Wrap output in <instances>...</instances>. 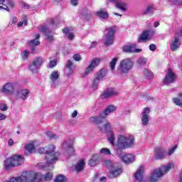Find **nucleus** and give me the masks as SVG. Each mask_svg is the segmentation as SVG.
<instances>
[{
	"instance_id": "1",
	"label": "nucleus",
	"mask_w": 182,
	"mask_h": 182,
	"mask_svg": "<svg viewBox=\"0 0 182 182\" xmlns=\"http://www.w3.org/2000/svg\"><path fill=\"white\" fill-rule=\"evenodd\" d=\"M55 146L50 145L47 147H42L38 149L39 154H46V161L45 163H40L38 164L39 168L43 170H53V164L58 161V157H59V152L55 151Z\"/></svg>"
},
{
	"instance_id": "2",
	"label": "nucleus",
	"mask_w": 182,
	"mask_h": 182,
	"mask_svg": "<svg viewBox=\"0 0 182 182\" xmlns=\"http://www.w3.org/2000/svg\"><path fill=\"white\" fill-rule=\"evenodd\" d=\"M136 146L134 136L126 134H120L117 137V142L115 144L117 154L122 156V151L126 149H132Z\"/></svg>"
},
{
	"instance_id": "3",
	"label": "nucleus",
	"mask_w": 182,
	"mask_h": 182,
	"mask_svg": "<svg viewBox=\"0 0 182 182\" xmlns=\"http://www.w3.org/2000/svg\"><path fill=\"white\" fill-rule=\"evenodd\" d=\"M18 182H41L42 181V174L35 171H27L22 173L21 176H17Z\"/></svg>"
},
{
	"instance_id": "4",
	"label": "nucleus",
	"mask_w": 182,
	"mask_h": 182,
	"mask_svg": "<svg viewBox=\"0 0 182 182\" xmlns=\"http://www.w3.org/2000/svg\"><path fill=\"white\" fill-rule=\"evenodd\" d=\"M117 107L113 105H108L104 111H102L99 117H91L90 118V122L95 123V124L100 125L102 122H106V119L110 113L116 112Z\"/></svg>"
},
{
	"instance_id": "5",
	"label": "nucleus",
	"mask_w": 182,
	"mask_h": 182,
	"mask_svg": "<svg viewBox=\"0 0 182 182\" xmlns=\"http://www.w3.org/2000/svg\"><path fill=\"white\" fill-rule=\"evenodd\" d=\"M171 168H174V164L171 163L168 164L164 166L159 168V169H156L151 174L149 178V182H157L159 181V178L163 177L164 174H167Z\"/></svg>"
},
{
	"instance_id": "6",
	"label": "nucleus",
	"mask_w": 182,
	"mask_h": 182,
	"mask_svg": "<svg viewBox=\"0 0 182 182\" xmlns=\"http://www.w3.org/2000/svg\"><path fill=\"white\" fill-rule=\"evenodd\" d=\"M134 65V62H133L131 58L123 59L120 61L119 65L117 68V75H120L121 76L127 75V73L133 69Z\"/></svg>"
},
{
	"instance_id": "7",
	"label": "nucleus",
	"mask_w": 182,
	"mask_h": 182,
	"mask_svg": "<svg viewBox=\"0 0 182 182\" xmlns=\"http://www.w3.org/2000/svg\"><path fill=\"white\" fill-rule=\"evenodd\" d=\"M24 161L25 159H23L22 155H14L4 161V166L6 167V170H9L11 167H15L16 166L23 164Z\"/></svg>"
},
{
	"instance_id": "8",
	"label": "nucleus",
	"mask_w": 182,
	"mask_h": 182,
	"mask_svg": "<svg viewBox=\"0 0 182 182\" xmlns=\"http://www.w3.org/2000/svg\"><path fill=\"white\" fill-rule=\"evenodd\" d=\"M116 33V28L110 27L105 30L103 39L105 41L104 43L106 46H109V45H113L114 42V35Z\"/></svg>"
},
{
	"instance_id": "9",
	"label": "nucleus",
	"mask_w": 182,
	"mask_h": 182,
	"mask_svg": "<svg viewBox=\"0 0 182 182\" xmlns=\"http://www.w3.org/2000/svg\"><path fill=\"white\" fill-rule=\"evenodd\" d=\"M43 65V58L38 57L35 58L28 65V70L32 73H36L38 72V69L41 68Z\"/></svg>"
},
{
	"instance_id": "10",
	"label": "nucleus",
	"mask_w": 182,
	"mask_h": 182,
	"mask_svg": "<svg viewBox=\"0 0 182 182\" xmlns=\"http://www.w3.org/2000/svg\"><path fill=\"white\" fill-rule=\"evenodd\" d=\"M100 58H94L92 59L91 63L87 66L84 73V76H87L89 73H92L95 70V68H97L100 64Z\"/></svg>"
},
{
	"instance_id": "11",
	"label": "nucleus",
	"mask_w": 182,
	"mask_h": 182,
	"mask_svg": "<svg viewBox=\"0 0 182 182\" xmlns=\"http://www.w3.org/2000/svg\"><path fill=\"white\" fill-rule=\"evenodd\" d=\"M119 91L114 88H108L101 95L102 99H109V97H113V96H117Z\"/></svg>"
},
{
	"instance_id": "12",
	"label": "nucleus",
	"mask_w": 182,
	"mask_h": 182,
	"mask_svg": "<svg viewBox=\"0 0 182 182\" xmlns=\"http://www.w3.org/2000/svg\"><path fill=\"white\" fill-rule=\"evenodd\" d=\"M153 35H154V31L148 30L142 33L141 36L138 39V42H146V41H150Z\"/></svg>"
},
{
	"instance_id": "13",
	"label": "nucleus",
	"mask_w": 182,
	"mask_h": 182,
	"mask_svg": "<svg viewBox=\"0 0 182 182\" xmlns=\"http://www.w3.org/2000/svg\"><path fill=\"white\" fill-rule=\"evenodd\" d=\"M150 108L146 107L143 112L141 113V122L143 126H147L149 124V122H150Z\"/></svg>"
},
{
	"instance_id": "14",
	"label": "nucleus",
	"mask_w": 182,
	"mask_h": 182,
	"mask_svg": "<svg viewBox=\"0 0 182 182\" xmlns=\"http://www.w3.org/2000/svg\"><path fill=\"white\" fill-rule=\"evenodd\" d=\"M174 82H176V74L169 68L164 78V83L165 85H169V83H174Z\"/></svg>"
},
{
	"instance_id": "15",
	"label": "nucleus",
	"mask_w": 182,
	"mask_h": 182,
	"mask_svg": "<svg viewBox=\"0 0 182 182\" xmlns=\"http://www.w3.org/2000/svg\"><path fill=\"white\" fill-rule=\"evenodd\" d=\"M123 170L117 166H112L110 169L108 177L109 178H114V177H117L122 174Z\"/></svg>"
},
{
	"instance_id": "16",
	"label": "nucleus",
	"mask_w": 182,
	"mask_h": 182,
	"mask_svg": "<svg viewBox=\"0 0 182 182\" xmlns=\"http://www.w3.org/2000/svg\"><path fill=\"white\" fill-rule=\"evenodd\" d=\"M63 149L65 150L64 154L66 156H73L75 153V149H73V146L70 144H68L67 141H64L63 144Z\"/></svg>"
},
{
	"instance_id": "17",
	"label": "nucleus",
	"mask_w": 182,
	"mask_h": 182,
	"mask_svg": "<svg viewBox=\"0 0 182 182\" xmlns=\"http://www.w3.org/2000/svg\"><path fill=\"white\" fill-rule=\"evenodd\" d=\"M14 90L15 87H14V84L11 82L6 83L1 88L2 93H6L7 95H12Z\"/></svg>"
},
{
	"instance_id": "18",
	"label": "nucleus",
	"mask_w": 182,
	"mask_h": 182,
	"mask_svg": "<svg viewBox=\"0 0 182 182\" xmlns=\"http://www.w3.org/2000/svg\"><path fill=\"white\" fill-rule=\"evenodd\" d=\"M16 96L18 99H21V100H26L27 97L29 96V91L26 89H18L16 92Z\"/></svg>"
},
{
	"instance_id": "19",
	"label": "nucleus",
	"mask_w": 182,
	"mask_h": 182,
	"mask_svg": "<svg viewBox=\"0 0 182 182\" xmlns=\"http://www.w3.org/2000/svg\"><path fill=\"white\" fill-rule=\"evenodd\" d=\"M96 16H99L101 19H105V21L109 19V14L105 9H101L95 12Z\"/></svg>"
},
{
	"instance_id": "20",
	"label": "nucleus",
	"mask_w": 182,
	"mask_h": 182,
	"mask_svg": "<svg viewBox=\"0 0 182 182\" xmlns=\"http://www.w3.org/2000/svg\"><path fill=\"white\" fill-rule=\"evenodd\" d=\"M144 174V168L143 166H141L134 174L136 180H137V181L139 182H143Z\"/></svg>"
},
{
	"instance_id": "21",
	"label": "nucleus",
	"mask_w": 182,
	"mask_h": 182,
	"mask_svg": "<svg viewBox=\"0 0 182 182\" xmlns=\"http://www.w3.org/2000/svg\"><path fill=\"white\" fill-rule=\"evenodd\" d=\"M122 160L124 163L130 164V163H133L136 160V158L132 154H127L122 157Z\"/></svg>"
},
{
	"instance_id": "22",
	"label": "nucleus",
	"mask_w": 182,
	"mask_h": 182,
	"mask_svg": "<svg viewBox=\"0 0 182 182\" xmlns=\"http://www.w3.org/2000/svg\"><path fill=\"white\" fill-rule=\"evenodd\" d=\"M40 31L41 32H43V33H45L48 42H52V41H53V36L51 35L52 32L49 31L46 26H43L41 28H40Z\"/></svg>"
},
{
	"instance_id": "23",
	"label": "nucleus",
	"mask_w": 182,
	"mask_h": 182,
	"mask_svg": "<svg viewBox=\"0 0 182 182\" xmlns=\"http://www.w3.org/2000/svg\"><path fill=\"white\" fill-rule=\"evenodd\" d=\"M92 13L87 9H84L81 13V18L84 21H90L92 19Z\"/></svg>"
},
{
	"instance_id": "24",
	"label": "nucleus",
	"mask_w": 182,
	"mask_h": 182,
	"mask_svg": "<svg viewBox=\"0 0 182 182\" xmlns=\"http://www.w3.org/2000/svg\"><path fill=\"white\" fill-rule=\"evenodd\" d=\"M73 31V28L72 27H65L63 29V33H65V35H68V38L70 39V41L75 39V35H73V33H72Z\"/></svg>"
},
{
	"instance_id": "25",
	"label": "nucleus",
	"mask_w": 182,
	"mask_h": 182,
	"mask_svg": "<svg viewBox=\"0 0 182 182\" xmlns=\"http://www.w3.org/2000/svg\"><path fill=\"white\" fill-rule=\"evenodd\" d=\"M99 163H100V157L99 155H94L88 161V164L91 166V167H95V166H97Z\"/></svg>"
},
{
	"instance_id": "26",
	"label": "nucleus",
	"mask_w": 182,
	"mask_h": 182,
	"mask_svg": "<svg viewBox=\"0 0 182 182\" xmlns=\"http://www.w3.org/2000/svg\"><path fill=\"white\" fill-rule=\"evenodd\" d=\"M35 151V145L33 143L28 144L25 146V154L26 156H29L30 154H32Z\"/></svg>"
},
{
	"instance_id": "27",
	"label": "nucleus",
	"mask_w": 182,
	"mask_h": 182,
	"mask_svg": "<svg viewBox=\"0 0 182 182\" xmlns=\"http://www.w3.org/2000/svg\"><path fill=\"white\" fill-rule=\"evenodd\" d=\"M173 102L176 105V106H178L179 107H182V93H178V97H173L172 99Z\"/></svg>"
},
{
	"instance_id": "28",
	"label": "nucleus",
	"mask_w": 182,
	"mask_h": 182,
	"mask_svg": "<svg viewBox=\"0 0 182 182\" xmlns=\"http://www.w3.org/2000/svg\"><path fill=\"white\" fill-rule=\"evenodd\" d=\"M40 38H41V35L36 34V38L28 42V44L31 45V50H33V46H38V45L41 43V41H38Z\"/></svg>"
},
{
	"instance_id": "29",
	"label": "nucleus",
	"mask_w": 182,
	"mask_h": 182,
	"mask_svg": "<svg viewBox=\"0 0 182 182\" xmlns=\"http://www.w3.org/2000/svg\"><path fill=\"white\" fill-rule=\"evenodd\" d=\"M65 68L66 70H68V72L67 73L68 76H70V75L73 73V62H72V60H68Z\"/></svg>"
},
{
	"instance_id": "30",
	"label": "nucleus",
	"mask_w": 182,
	"mask_h": 182,
	"mask_svg": "<svg viewBox=\"0 0 182 182\" xmlns=\"http://www.w3.org/2000/svg\"><path fill=\"white\" fill-rule=\"evenodd\" d=\"M116 7L122 12H126V11H127V4L123 1H117L116 3Z\"/></svg>"
},
{
	"instance_id": "31",
	"label": "nucleus",
	"mask_w": 182,
	"mask_h": 182,
	"mask_svg": "<svg viewBox=\"0 0 182 182\" xmlns=\"http://www.w3.org/2000/svg\"><path fill=\"white\" fill-rule=\"evenodd\" d=\"M155 154L156 159H163V157L166 156V152H164V149H163V148H156L155 149Z\"/></svg>"
},
{
	"instance_id": "32",
	"label": "nucleus",
	"mask_w": 182,
	"mask_h": 182,
	"mask_svg": "<svg viewBox=\"0 0 182 182\" xmlns=\"http://www.w3.org/2000/svg\"><path fill=\"white\" fill-rule=\"evenodd\" d=\"M154 6L152 4H149L147 7L144 10V15H151V14H154Z\"/></svg>"
},
{
	"instance_id": "33",
	"label": "nucleus",
	"mask_w": 182,
	"mask_h": 182,
	"mask_svg": "<svg viewBox=\"0 0 182 182\" xmlns=\"http://www.w3.org/2000/svg\"><path fill=\"white\" fill-rule=\"evenodd\" d=\"M135 45L130 44L129 46H124L122 47V50L126 53H130L134 50Z\"/></svg>"
},
{
	"instance_id": "34",
	"label": "nucleus",
	"mask_w": 182,
	"mask_h": 182,
	"mask_svg": "<svg viewBox=\"0 0 182 182\" xmlns=\"http://www.w3.org/2000/svg\"><path fill=\"white\" fill-rule=\"evenodd\" d=\"M50 79L52 82H55L58 79H59V71L55 70L51 73L50 75Z\"/></svg>"
},
{
	"instance_id": "35",
	"label": "nucleus",
	"mask_w": 182,
	"mask_h": 182,
	"mask_svg": "<svg viewBox=\"0 0 182 182\" xmlns=\"http://www.w3.org/2000/svg\"><path fill=\"white\" fill-rule=\"evenodd\" d=\"M85 167V161H80L76 165H75V171L79 173V171H82Z\"/></svg>"
},
{
	"instance_id": "36",
	"label": "nucleus",
	"mask_w": 182,
	"mask_h": 182,
	"mask_svg": "<svg viewBox=\"0 0 182 182\" xmlns=\"http://www.w3.org/2000/svg\"><path fill=\"white\" fill-rule=\"evenodd\" d=\"M147 58H144V57H140L136 63L137 65H139V66H146V63H147Z\"/></svg>"
},
{
	"instance_id": "37",
	"label": "nucleus",
	"mask_w": 182,
	"mask_h": 182,
	"mask_svg": "<svg viewBox=\"0 0 182 182\" xmlns=\"http://www.w3.org/2000/svg\"><path fill=\"white\" fill-rule=\"evenodd\" d=\"M102 123H105L103 127H100V130H105V132H107V130H110V123H109V121H107V119H106L105 118V121H103Z\"/></svg>"
},
{
	"instance_id": "38",
	"label": "nucleus",
	"mask_w": 182,
	"mask_h": 182,
	"mask_svg": "<svg viewBox=\"0 0 182 182\" xmlns=\"http://www.w3.org/2000/svg\"><path fill=\"white\" fill-rule=\"evenodd\" d=\"M106 70L105 69H101L98 73H97V76L96 77L97 79H103V77H105L106 76Z\"/></svg>"
},
{
	"instance_id": "39",
	"label": "nucleus",
	"mask_w": 182,
	"mask_h": 182,
	"mask_svg": "<svg viewBox=\"0 0 182 182\" xmlns=\"http://www.w3.org/2000/svg\"><path fill=\"white\" fill-rule=\"evenodd\" d=\"M144 76H145L146 79H151V77H153V73H151V71L149 70L147 68H144Z\"/></svg>"
},
{
	"instance_id": "40",
	"label": "nucleus",
	"mask_w": 182,
	"mask_h": 182,
	"mask_svg": "<svg viewBox=\"0 0 182 182\" xmlns=\"http://www.w3.org/2000/svg\"><path fill=\"white\" fill-rule=\"evenodd\" d=\"M55 182H68V179L63 175H58L55 179Z\"/></svg>"
},
{
	"instance_id": "41",
	"label": "nucleus",
	"mask_w": 182,
	"mask_h": 182,
	"mask_svg": "<svg viewBox=\"0 0 182 182\" xmlns=\"http://www.w3.org/2000/svg\"><path fill=\"white\" fill-rule=\"evenodd\" d=\"M108 140L109 141V143L112 145L114 146V140H116V136L113 132L109 133V136L108 137Z\"/></svg>"
},
{
	"instance_id": "42",
	"label": "nucleus",
	"mask_w": 182,
	"mask_h": 182,
	"mask_svg": "<svg viewBox=\"0 0 182 182\" xmlns=\"http://www.w3.org/2000/svg\"><path fill=\"white\" fill-rule=\"evenodd\" d=\"M0 9H5L7 12H9V8L6 6V2L5 0H0Z\"/></svg>"
},
{
	"instance_id": "43",
	"label": "nucleus",
	"mask_w": 182,
	"mask_h": 182,
	"mask_svg": "<svg viewBox=\"0 0 182 182\" xmlns=\"http://www.w3.org/2000/svg\"><path fill=\"white\" fill-rule=\"evenodd\" d=\"M99 83H100V79L95 77V78L92 82V89H94V90H96V89H97V87L99 86Z\"/></svg>"
},
{
	"instance_id": "44",
	"label": "nucleus",
	"mask_w": 182,
	"mask_h": 182,
	"mask_svg": "<svg viewBox=\"0 0 182 182\" xmlns=\"http://www.w3.org/2000/svg\"><path fill=\"white\" fill-rule=\"evenodd\" d=\"M116 63H117V58H112V61L109 63V68L111 70H114V68H116Z\"/></svg>"
},
{
	"instance_id": "45",
	"label": "nucleus",
	"mask_w": 182,
	"mask_h": 182,
	"mask_svg": "<svg viewBox=\"0 0 182 182\" xmlns=\"http://www.w3.org/2000/svg\"><path fill=\"white\" fill-rule=\"evenodd\" d=\"M101 154H105V156H112V152H110V149L107 148H102L100 149Z\"/></svg>"
},
{
	"instance_id": "46",
	"label": "nucleus",
	"mask_w": 182,
	"mask_h": 182,
	"mask_svg": "<svg viewBox=\"0 0 182 182\" xmlns=\"http://www.w3.org/2000/svg\"><path fill=\"white\" fill-rule=\"evenodd\" d=\"M46 136L48 137V139H58V135L53 134V132L48 131L46 132Z\"/></svg>"
},
{
	"instance_id": "47",
	"label": "nucleus",
	"mask_w": 182,
	"mask_h": 182,
	"mask_svg": "<svg viewBox=\"0 0 182 182\" xmlns=\"http://www.w3.org/2000/svg\"><path fill=\"white\" fill-rule=\"evenodd\" d=\"M52 177H53V173L52 172H48L44 176V180H46V181H50Z\"/></svg>"
},
{
	"instance_id": "48",
	"label": "nucleus",
	"mask_w": 182,
	"mask_h": 182,
	"mask_svg": "<svg viewBox=\"0 0 182 182\" xmlns=\"http://www.w3.org/2000/svg\"><path fill=\"white\" fill-rule=\"evenodd\" d=\"M56 65H58V60H56V58L53 60H50L48 63V66L50 68H55V66H56Z\"/></svg>"
},
{
	"instance_id": "49",
	"label": "nucleus",
	"mask_w": 182,
	"mask_h": 182,
	"mask_svg": "<svg viewBox=\"0 0 182 182\" xmlns=\"http://www.w3.org/2000/svg\"><path fill=\"white\" fill-rule=\"evenodd\" d=\"M104 165L105 167H107V168H112V167H114L112 161H105Z\"/></svg>"
},
{
	"instance_id": "50",
	"label": "nucleus",
	"mask_w": 182,
	"mask_h": 182,
	"mask_svg": "<svg viewBox=\"0 0 182 182\" xmlns=\"http://www.w3.org/2000/svg\"><path fill=\"white\" fill-rule=\"evenodd\" d=\"M6 6L8 8H11V9H14V6H15V4L11 0H7L6 1Z\"/></svg>"
},
{
	"instance_id": "51",
	"label": "nucleus",
	"mask_w": 182,
	"mask_h": 182,
	"mask_svg": "<svg viewBox=\"0 0 182 182\" xmlns=\"http://www.w3.org/2000/svg\"><path fill=\"white\" fill-rule=\"evenodd\" d=\"M73 58L76 62H80V60H82V57L79 54L74 55Z\"/></svg>"
},
{
	"instance_id": "52",
	"label": "nucleus",
	"mask_w": 182,
	"mask_h": 182,
	"mask_svg": "<svg viewBox=\"0 0 182 182\" xmlns=\"http://www.w3.org/2000/svg\"><path fill=\"white\" fill-rule=\"evenodd\" d=\"M0 110L2 112H6V110H8V105H6V104H1Z\"/></svg>"
},
{
	"instance_id": "53",
	"label": "nucleus",
	"mask_w": 182,
	"mask_h": 182,
	"mask_svg": "<svg viewBox=\"0 0 182 182\" xmlns=\"http://www.w3.org/2000/svg\"><path fill=\"white\" fill-rule=\"evenodd\" d=\"M176 149H177V146L176 145L173 146L172 148H171L168 150V156H171V154H173V153H174V151H176Z\"/></svg>"
},
{
	"instance_id": "54",
	"label": "nucleus",
	"mask_w": 182,
	"mask_h": 182,
	"mask_svg": "<svg viewBox=\"0 0 182 182\" xmlns=\"http://www.w3.org/2000/svg\"><path fill=\"white\" fill-rule=\"evenodd\" d=\"M23 59H28V56H29V51L25 50L22 53Z\"/></svg>"
},
{
	"instance_id": "55",
	"label": "nucleus",
	"mask_w": 182,
	"mask_h": 182,
	"mask_svg": "<svg viewBox=\"0 0 182 182\" xmlns=\"http://www.w3.org/2000/svg\"><path fill=\"white\" fill-rule=\"evenodd\" d=\"M171 1L175 5H181V4H182V0H171Z\"/></svg>"
},
{
	"instance_id": "56",
	"label": "nucleus",
	"mask_w": 182,
	"mask_h": 182,
	"mask_svg": "<svg viewBox=\"0 0 182 182\" xmlns=\"http://www.w3.org/2000/svg\"><path fill=\"white\" fill-rule=\"evenodd\" d=\"M149 50H151L152 52H154V50H156V45L155 44H151L149 46Z\"/></svg>"
},
{
	"instance_id": "57",
	"label": "nucleus",
	"mask_w": 182,
	"mask_h": 182,
	"mask_svg": "<svg viewBox=\"0 0 182 182\" xmlns=\"http://www.w3.org/2000/svg\"><path fill=\"white\" fill-rule=\"evenodd\" d=\"M21 8H26L28 9H29V5L25 2H21Z\"/></svg>"
},
{
	"instance_id": "58",
	"label": "nucleus",
	"mask_w": 182,
	"mask_h": 182,
	"mask_svg": "<svg viewBox=\"0 0 182 182\" xmlns=\"http://www.w3.org/2000/svg\"><path fill=\"white\" fill-rule=\"evenodd\" d=\"M5 119H6V115L0 113V120H5Z\"/></svg>"
},
{
	"instance_id": "59",
	"label": "nucleus",
	"mask_w": 182,
	"mask_h": 182,
	"mask_svg": "<svg viewBox=\"0 0 182 182\" xmlns=\"http://www.w3.org/2000/svg\"><path fill=\"white\" fill-rule=\"evenodd\" d=\"M71 116H72L73 118L76 117L77 116V110H75V111L72 113Z\"/></svg>"
},
{
	"instance_id": "60",
	"label": "nucleus",
	"mask_w": 182,
	"mask_h": 182,
	"mask_svg": "<svg viewBox=\"0 0 182 182\" xmlns=\"http://www.w3.org/2000/svg\"><path fill=\"white\" fill-rule=\"evenodd\" d=\"M71 4H72L74 6H77V0H71Z\"/></svg>"
},
{
	"instance_id": "61",
	"label": "nucleus",
	"mask_w": 182,
	"mask_h": 182,
	"mask_svg": "<svg viewBox=\"0 0 182 182\" xmlns=\"http://www.w3.org/2000/svg\"><path fill=\"white\" fill-rule=\"evenodd\" d=\"M8 144H9V146H14V139H10L9 140Z\"/></svg>"
},
{
	"instance_id": "62",
	"label": "nucleus",
	"mask_w": 182,
	"mask_h": 182,
	"mask_svg": "<svg viewBox=\"0 0 182 182\" xmlns=\"http://www.w3.org/2000/svg\"><path fill=\"white\" fill-rule=\"evenodd\" d=\"M23 23H25V25H27V23H26V21H21V22H19L18 23V27H21V26H22L23 25Z\"/></svg>"
},
{
	"instance_id": "63",
	"label": "nucleus",
	"mask_w": 182,
	"mask_h": 182,
	"mask_svg": "<svg viewBox=\"0 0 182 182\" xmlns=\"http://www.w3.org/2000/svg\"><path fill=\"white\" fill-rule=\"evenodd\" d=\"M106 180H107L106 177L102 176L100 178V182H106Z\"/></svg>"
},
{
	"instance_id": "64",
	"label": "nucleus",
	"mask_w": 182,
	"mask_h": 182,
	"mask_svg": "<svg viewBox=\"0 0 182 182\" xmlns=\"http://www.w3.org/2000/svg\"><path fill=\"white\" fill-rule=\"evenodd\" d=\"M160 25L159 21H156L154 24V28H157Z\"/></svg>"
}]
</instances>
